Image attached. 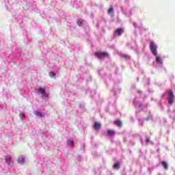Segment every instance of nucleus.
Instances as JSON below:
<instances>
[{"label":"nucleus","mask_w":175,"mask_h":175,"mask_svg":"<svg viewBox=\"0 0 175 175\" xmlns=\"http://www.w3.org/2000/svg\"><path fill=\"white\" fill-rule=\"evenodd\" d=\"M101 126H102L100 125V124L99 122H94V128L96 131H99V129H100Z\"/></svg>","instance_id":"423d86ee"},{"label":"nucleus","mask_w":175,"mask_h":175,"mask_svg":"<svg viewBox=\"0 0 175 175\" xmlns=\"http://www.w3.org/2000/svg\"><path fill=\"white\" fill-rule=\"evenodd\" d=\"M116 33L118 35V36H120L121 33L124 32V30L121 28H118L116 30Z\"/></svg>","instance_id":"9d476101"},{"label":"nucleus","mask_w":175,"mask_h":175,"mask_svg":"<svg viewBox=\"0 0 175 175\" xmlns=\"http://www.w3.org/2000/svg\"><path fill=\"white\" fill-rule=\"evenodd\" d=\"M157 49H158V46H157V44H155V42H150V49L152 52V54H153V55H157Z\"/></svg>","instance_id":"f03ea898"},{"label":"nucleus","mask_w":175,"mask_h":175,"mask_svg":"<svg viewBox=\"0 0 175 175\" xmlns=\"http://www.w3.org/2000/svg\"><path fill=\"white\" fill-rule=\"evenodd\" d=\"M169 98H168V103L170 105H173L174 103V94H173V91L169 90Z\"/></svg>","instance_id":"7ed1b4c3"},{"label":"nucleus","mask_w":175,"mask_h":175,"mask_svg":"<svg viewBox=\"0 0 175 175\" xmlns=\"http://www.w3.org/2000/svg\"><path fill=\"white\" fill-rule=\"evenodd\" d=\"M113 169H116V170H120V163H116L113 165Z\"/></svg>","instance_id":"ddd939ff"},{"label":"nucleus","mask_w":175,"mask_h":175,"mask_svg":"<svg viewBox=\"0 0 175 175\" xmlns=\"http://www.w3.org/2000/svg\"><path fill=\"white\" fill-rule=\"evenodd\" d=\"M161 165L162 166H163L165 170H167L169 169V167L167 166V163H166V161H161Z\"/></svg>","instance_id":"1a4fd4ad"},{"label":"nucleus","mask_w":175,"mask_h":175,"mask_svg":"<svg viewBox=\"0 0 175 175\" xmlns=\"http://www.w3.org/2000/svg\"><path fill=\"white\" fill-rule=\"evenodd\" d=\"M5 162L6 163L10 164V161H9V159H8V157L5 158Z\"/></svg>","instance_id":"412c9836"},{"label":"nucleus","mask_w":175,"mask_h":175,"mask_svg":"<svg viewBox=\"0 0 175 175\" xmlns=\"http://www.w3.org/2000/svg\"><path fill=\"white\" fill-rule=\"evenodd\" d=\"M148 120H150V117H148V118H146V121H148Z\"/></svg>","instance_id":"4be33fe9"},{"label":"nucleus","mask_w":175,"mask_h":175,"mask_svg":"<svg viewBox=\"0 0 175 175\" xmlns=\"http://www.w3.org/2000/svg\"><path fill=\"white\" fill-rule=\"evenodd\" d=\"M34 114L35 116H36V117H40V118L43 117V113L40 112V110L35 111Z\"/></svg>","instance_id":"0eeeda50"},{"label":"nucleus","mask_w":175,"mask_h":175,"mask_svg":"<svg viewBox=\"0 0 175 175\" xmlns=\"http://www.w3.org/2000/svg\"><path fill=\"white\" fill-rule=\"evenodd\" d=\"M67 143L69 146H73V144H75V142H73V141H70V140H68Z\"/></svg>","instance_id":"f3484780"},{"label":"nucleus","mask_w":175,"mask_h":175,"mask_svg":"<svg viewBox=\"0 0 175 175\" xmlns=\"http://www.w3.org/2000/svg\"><path fill=\"white\" fill-rule=\"evenodd\" d=\"M49 76H51V77H54V76H55V72H51L49 73Z\"/></svg>","instance_id":"6ab92c4d"},{"label":"nucleus","mask_w":175,"mask_h":175,"mask_svg":"<svg viewBox=\"0 0 175 175\" xmlns=\"http://www.w3.org/2000/svg\"><path fill=\"white\" fill-rule=\"evenodd\" d=\"M114 124L117 125V126H118L119 128H121V126H122V122H121V120H116L114 122Z\"/></svg>","instance_id":"6e6552de"},{"label":"nucleus","mask_w":175,"mask_h":175,"mask_svg":"<svg viewBox=\"0 0 175 175\" xmlns=\"http://www.w3.org/2000/svg\"><path fill=\"white\" fill-rule=\"evenodd\" d=\"M38 92L40 94H41L42 96L41 98L42 99H46V98H47L49 96L47 95V93L46 92V90H44V88H40L38 89Z\"/></svg>","instance_id":"20e7f679"},{"label":"nucleus","mask_w":175,"mask_h":175,"mask_svg":"<svg viewBox=\"0 0 175 175\" xmlns=\"http://www.w3.org/2000/svg\"><path fill=\"white\" fill-rule=\"evenodd\" d=\"M77 23L79 25V27H81V25L83 24V20L79 19L77 21Z\"/></svg>","instance_id":"dca6fc26"},{"label":"nucleus","mask_w":175,"mask_h":175,"mask_svg":"<svg viewBox=\"0 0 175 175\" xmlns=\"http://www.w3.org/2000/svg\"><path fill=\"white\" fill-rule=\"evenodd\" d=\"M113 12H114V9L113 8H110L108 10V14H113Z\"/></svg>","instance_id":"2eb2a0df"},{"label":"nucleus","mask_w":175,"mask_h":175,"mask_svg":"<svg viewBox=\"0 0 175 175\" xmlns=\"http://www.w3.org/2000/svg\"><path fill=\"white\" fill-rule=\"evenodd\" d=\"M18 163H19L21 165H24V163H25V159H24L23 156L18 157Z\"/></svg>","instance_id":"39448f33"},{"label":"nucleus","mask_w":175,"mask_h":175,"mask_svg":"<svg viewBox=\"0 0 175 175\" xmlns=\"http://www.w3.org/2000/svg\"><path fill=\"white\" fill-rule=\"evenodd\" d=\"M121 57L124 58V59H131V56L126 54H122Z\"/></svg>","instance_id":"9b49d317"},{"label":"nucleus","mask_w":175,"mask_h":175,"mask_svg":"<svg viewBox=\"0 0 175 175\" xmlns=\"http://www.w3.org/2000/svg\"><path fill=\"white\" fill-rule=\"evenodd\" d=\"M156 62H157V64H162V59L161 58V57L157 56L156 57Z\"/></svg>","instance_id":"f8f14e48"},{"label":"nucleus","mask_w":175,"mask_h":175,"mask_svg":"<svg viewBox=\"0 0 175 175\" xmlns=\"http://www.w3.org/2000/svg\"><path fill=\"white\" fill-rule=\"evenodd\" d=\"M19 117H20V118H21V120H23V118H24V117H25V115L23 113H21L19 114Z\"/></svg>","instance_id":"a211bd4d"},{"label":"nucleus","mask_w":175,"mask_h":175,"mask_svg":"<svg viewBox=\"0 0 175 175\" xmlns=\"http://www.w3.org/2000/svg\"><path fill=\"white\" fill-rule=\"evenodd\" d=\"M107 134L109 136H114V132L112 130H108L107 131Z\"/></svg>","instance_id":"4468645a"},{"label":"nucleus","mask_w":175,"mask_h":175,"mask_svg":"<svg viewBox=\"0 0 175 175\" xmlns=\"http://www.w3.org/2000/svg\"><path fill=\"white\" fill-rule=\"evenodd\" d=\"M146 143L147 144H148V143H150V137H146Z\"/></svg>","instance_id":"aec40b11"},{"label":"nucleus","mask_w":175,"mask_h":175,"mask_svg":"<svg viewBox=\"0 0 175 175\" xmlns=\"http://www.w3.org/2000/svg\"><path fill=\"white\" fill-rule=\"evenodd\" d=\"M94 55L98 58V59H103V58L109 57V53L107 52H96Z\"/></svg>","instance_id":"f257e3e1"}]
</instances>
